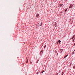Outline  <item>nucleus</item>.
Segmentation results:
<instances>
[{
    "mask_svg": "<svg viewBox=\"0 0 75 75\" xmlns=\"http://www.w3.org/2000/svg\"><path fill=\"white\" fill-rule=\"evenodd\" d=\"M40 24L39 23L37 24L36 26V28H38V27H40Z\"/></svg>",
    "mask_w": 75,
    "mask_h": 75,
    "instance_id": "f257e3e1",
    "label": "nucleus"
},
{
    "mask_svg": "<svg viewBox=\"0 0 75 75\" xmlns=\"http://www.w3.org/2000/svg\"><path fill=\"white\" fill-rule=\"evenodd\" d=\"M39 17V14L38 13L36 15V17Z\"/></svg>",
    "mask_w": 75,
    "mask_h": 75,
    "instance_id": "f03ea898",
    "label": "nucleus"
},
{
    "mask_svg": "<svg viewBox=\"0 0 75 75\" xmlns=\"http://www.w3.org/2000/svg\"><path fill=\"white\" fill-rule=\"evenodd\" d=\"M40 26H41V27L42 26V22H41V23Z\"/></svg>",
    "mask_w": 75,
    "mask_h": 75,
    "instance_id": "7ed1b4c3",
    "label": "nucleus"
},
{
    "mask_svg": "<svg viewBox=\"0 0 75 75\" xmlns=\"http://www.w3.org/2000/svg\"><path fill=\"white\" fill-rule=\"evenodd\" d=\"M72 6L73 5L72 4H71V5L70 6L69 8H71L72 7Z\"/></svg>",
    "mask_w": 75,
    "mask_h": 75,
    "instance_id": "20e7f679",
    "label": "nucleus"
},
{
    "mask_svg": "<svg viewBox=\"0 0 75 75\" xmlns=\"http://www.w3.org/2000/svg\"><path fill=\"white\" fill-rule=\"evenodd\" d=\"M74 52H73L72 53H71V54L72 55H73L74 54Z\"/></svg>",
    "mask_w": 75,
    "mask_h": 75,
    "instance_id": "39448f33",
    "label": "nucleus"
},
{
    "mask_svg": "<svg viewBox=\"0 0 75 75\" xmlns=\"http://www.w3.org/2000/svg\"><path fill=\"white\" fill-rule=\"evenodd\" d=\"M74 37H75V35H74L73 37L72 38V40H73V39H74Z\"/></svg>",
    "mask_w": 75,
    "mask_h": 75,
    "instance_id": "423d86ee",
    "label": "nucleus"
},
{
    "mask_svg": "<svg viewBox=\"0 0 75 75\" xmlns=\"http://www.w3.org/2000/svg\"><path fill=\"white\" fill-rule=\"evenodd\" d=\"M67 56H68V54H67L65 57H64V58H66V57H67Z\"/></svg>",
    "mask_w": 75,
    "mask_h": 75,
    "instance_id": "0eeeda50",
    "label": "nucleus"
},
{
    "mask_svg": "<svg viewBox=\"0 0 75 75\" xmlns=\"http://www.w3.org/2000/svg\"><path fill=\"white\" fill-rule=\"evenodd\" d=\"M59 5H60V6L61 7V6H63V4H59Z\"/></svg>",
    "mask_w": 75,
    "mask_h": 75,
    "instance_id": "6e6552de",
    "label": "nucleus"
},
{
    "mask_svg": "<svg viewBox=\"0 0 75 75\" xmlns=\"http://www.w3.org/2000/svg\"><path fill=\"white\" fill-rule=\"evenodd\" d=\"M67 10H68V8H67V9H66V10H65V12H66V11H67Z\"/></svg>",
    "mask_w": 75,
    "mask_h": 75,
    "instance_id": "1a4fd4ad",
    "label": "nucleus"
},
{
    "mask_svg": "<svg viewBox=\"0 0 75 75\" xmlns=\"http://www.w3.org/2000/svg\"><path fill=\"white\" fill-rule=\"evenodd\" d=\"M58 42H59V44H60L61 42V41L60 40H59Z\"/></svg>",
    "mask_w": 75,
    "mask_h": 75,
    "instance_id": "9d476101",
    "label": "nucleus"
},
{
    "mask_svg": "<svg viewBox=\"0 0 75 75\" xmlns=\"http://www.w3.org/2000/svg\"><path fill=\"white\" fill-rule=\"evenodd\" d=\"M42 51H41L40 52V54H42Z\"/></svg>",
    "mask_w": 75,
    "mask_h": 75,
    "instance_id": "9b49d317",
    "label": "nucleus"
},
{
    "mask_svg": "<svg viewBox=\"0 0 75 75\" xmlns=\"http://www.w3.org/2000/svg\"><path fill=\"white\" fill-rule=\"evenodd\" d=\"M46 47V45H45L44 47V48H45Z\"/></svg>",
    "mask_w": 75,
    "mask_h": 75,
    "instance_id": "f8f14e48",
    "label": "nucleus"
},
{
    "mask_svg": "<svg viewBox=\"0 0 75 75\" xmlns=\"http://www.w3.org/2000/svg\"><path fill=\"white\" fill-rule=\"evenodd\" d=\"M38 60H37V63H38Z\"/></svg>",
    "mask_w": 75,
    "mask_h": 75,
    "instance_id": "ddd939ff",
    "label": "nucleus"
},
{
    "mask_svg": "<svg viewBox=\"0 0 75 75\" xmlns=\"http://www.w3.org/2000/svg\"><path fill=\"white\" fill-rule=\"evenodd\" d=\"M73 68H75V65L73 67Z\"/></svg>",
    "mask_w": 75,
    "mask_h": 75,
    "instance_id": "4468645a",
    "label": "nucleus"
},
{
    "mask_svg": "<svg viewBox=\"0 0 75 75\" xmlns=\"http://www.w3.org/2000/svg\"><path fill=\"white\" fill-rule=\"evenodd\" d=\"M44 71H42V74H43V72H44Z\"/></svg>",
    "mask_w": 75,
    "mask_h": 75,
    "instance_id": "2eb2a0df",
    "label": "nucleus"
},
{
    "mask_svg": "<svg viewBox=\"0 0 75 75\" xmlns=\"http://www.w3.org/2000/svg\"><path fill=\"white\" fill-rule=\"evenodd\" d=\"M38 72H37V74H38Z\"/></svg>",
    "mask_w": 75,
    "mask_h": 75,
    "instance_id": "dca6fc26",
    "label": "nucleus"
},
{
    "mask_svg": "<svg viewBox=\"0 0 75 75\" xmlns=\"http://www.w3.org/2000/svg\"><path fill=\"white\" fill-rule=\"evenodd\" d=\"M26 63H28V60H27V61L26 62Z\"/></svg>",
    "mask_w": 75,
    "mask_h": 75,
    "instance_id": "f3484780",
    "label": "nucleus"
},
{
    "mask_svg": "<svg viewBox=\"0 0 75 75\" xmlns=\"http://www.w3.org/2000/svg\"><path fill=\"white\" fill-rule=\"evenodd\" d=\"M58 42H57V44H58Z\"/></svg>",
    "mask_w": 75,
    "mask_h": 75,
    "instance_id": "a211bd4d",
    "label": "nucleus"
},
{
    "mask_svg": "<svg viewBox=\"0 0 75 75\" xmlns=\"http://www.w3.org/2000/svg\"><path fill=\"white\" fill-rule=\"evenodd\" d=\"M65 0V1H67V0Z\"/></svg>",
    "mask_w": 75,
    "mask_h": 75,
    "instance_id": "6ab92c4d",
    "label": "nucleus"
},
{
    "mask_svg": "<svg viewBox=\"0 0 75 75\" xmlns=\"http://www.w3.org/2000/svg\"><path fill=\"white\" fill-rule=\"evenodd\" d=\"M62 51H63V50L62 49Z\"/></svg>",
    "mask_w": 75,
    "mask_h": 75,
    "instance_id": "aec40b11",
    "label": "nucleus"
},
{
    "mask_svg": "<svg viewBox=\"0 0 75 75\" xmlns=\"http://www.w3.org/2000/svg\"><path fill=\"white\" fill-rule=\"evenodd\" d=\"M74 41V39L73 40V41Z\"/></svg>",
    "mask_w": 75,
    "mask_h": 75,
    "instance_id": "412c9836",
    "label": "nucleus"
},
{
    "mask_svg": "<svg viewBox=\"0 0 75 75\" xmlns=\"http://www.w3.org/2000/svg\"><path fill=\"white\" fill-rule=\"evenodd\" d=\"M70 65H71V64H70Z\"/></svg>",
    "mask_w": 75,
    "mask_h": 75,
    "instance_id": "4be33fe9",
    "label": "nucleus"
},
{
    "mask_svg": "<svg viewBox=\"0 0 75 75\" xmlns=\"http://www.w3.org/2000/svg\"><path fill=\"white\" fill-rule=\"evenodd\" d=\"M55 23H57L56 22Z\"/></svg>",
    "mask_w": 75,
    "mask_h": 75,
    "instance_id": "5701e85b",
    "label": "nucleus"
}]
</instances>
